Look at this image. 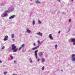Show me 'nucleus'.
Here are the masks:
<instances>
[{
  "label": "nucleus",
  "instance_id": "nucleus-1",
  "mask_svg": "<svg viewBox=\"0 0 75 75\" xmlns=\"http://www.w3.org/2000/svg\"><path fill=\"white\" fill-rule=\"evenodd\" d=\"M15 45L13 44L12 45L11 47H12L11 50L13 51V52H17L18 50V48H17V47L16 46H14Z\"/></svg>",
  "mask_w": 75,
  "mask_h": 75
},
{
  "label": "nucleus",
  "instance_id": "nucleus-2",
  "mask_svg": "<svg viewBox=\"0 0 75 75\" xmlns=\"http://www.w3.org/2000/svg\"><path fill=\"white\" fill-rule=\"evenodd\" d=\"M71 41L72 42H73V45H75V38H72L71 39Z\"/></svg>",
  "mask_w": 75,
  "mask_h": 75
},
{
  "label": "nucleus",
  "instance_id": "nucleus-3",
  "mask_svg": "<svg viewBox=\"0 0 75 75\" xmlns=\"http://www.w3.org/2000/svg\"><path fill=\"white\" fill-rule=\"evenodd\" d=\"M38 52V50H36L34 51L35 55L36 58H38L37 53Z\"/></svg>",
  "mask_w": 75,
  "mask_h": 75
},
{
  "label": "nucleus",
  "instance_id": "nucleus-4",
  "mask_svg": "<svg viewBox=\"0 0 75 75\" xmlns=\"http://www.w3.org/2000/svg\"><path fill=\"white\" fill-rule=\"evenodd\" d=\"M38 47H39V46H36L35 47L31 49V50H33V51H34V50H37V48H38Z\"/></svg>",
  "mask_w": 75,
  "mask_h": 75
},
{
  "label": "nucleus",
  "instance_id": "nucleus-5",
  "mask_svg": "<svg viewBox=\"0 0 75 75\" xmlns=\"http://www.w3.org/2000/svg\"><path fill=\"white\" fill-rule=\"evenodd\" d=\"M4 15V16L3 15ZM1 16L3 17H6V16H7V13H5L4 14H2Z\"/></svg>",
  "mask_w": 75,
  "mask_h": 75
},
{
  "label": "nucleus",
  "instance_id": "nucleus-6",
  "mask_svg": "<svg viewBox=\"0 0 75 75\" xmlns=\"http://www.w3.org/2000/svg\"><path fill=\"white\" fill-rule=\"evenodd\" d=\"M15 17V15H13L12 16H10L9 18V20H10L11 19H12V18H14Z\"/></svg>",
  "mask_w": 75,
  "mask_h": 75
},
{
  "label": "nucleus",
  "instance_id": "nucleus-7",
  "mask_svg": "<svg viewBox=\"0 0 75 75\" xmlns=\"http://www.w3.org/2000/svg\"><path fill=\"white\" fill-rule=\"evenodd\" d=\"M49 38H50V39L52 40H53V38L52 37V36H51V34L49 35Z\"/></svg>",
  "mask_w": 75,
  "mask_h": 75
},
{
  "label": "nucleus",
  "instance_id": "nucleus-8",
  "mask_svg": "<svg viewBox=\"0 0 75 75\" xmlns=\"http://www.w3.org/2000/svg\"><path fill=\"white\" fill-rule=\"evenodd\" d=\"M31 32V31L28 29H26V33H30Z\"/></svg>",
  "mask_w": 75,
  "mask_h": 75
},
{
  "label": "nucleus",
  "instance_id": "nucleus-9",
  "mask_svg": "<svg viewBox=\"0 0 75 75\" xmlns=\"http://www.w3.org/2000/svg\"><path fill=\"white\" fill-rule=\"evenodd\" d=\"M8 36L6 35L5 36V38L4 39V41H6V40H8Z\"/></svg>",
  "mask_w": 75,
  "mask_h": 75
},
{
  "label": "nucleus",
  "instance_id": "nucleus-10",
  "mask_svg": "<svg viewBox=\"0 0 75 75\" xmlns=\"http://www.w3.org/2000/svg\"><path fill=\"white\" fill-rule=\"evenodd\" d=\"M39 57H42V52H40L39 53Z\"/></svg>",
  "mask_w": 75,
  "mask_h": 75
},
{
  "label": "nucleus",
  "instance_id": "nucleus-11",
  "mask_svg": "<svg viewBox=\"0 0 75 75\" xmlns=\"http://www.w3.org/2000/svg\"><path fill=\"white\" fill-rule=\"evenodd\" d=\"M37 34H38V35H40V36H42V33H40V32L37 33Z\"/></svg>",
  "mask_w": 75,
  "mask_h": 75
},
{
  "label": "nucleus",
  "instance_id": "nucleus-12",
  "mask_svg": "<svg viewBox=\"0 0 75 75\" xmlns=\"http://www.w3.org/2000/svg\"><path fill=\"white\" fill-rule=\"evenodd\" d=\"M71 60L72 61H74L75 60V57L71 58Z\"/></svg>",
  "mask_w": 75,
  "mask_h": 75
},
{
  "label": "nucleus",
  "instance_id": "nucleus-13",
  "mask_svg": "<svg viewBox=\"0 0 75 75\" xmlns=\"http://www.w3.org/2000/svg\"><path fill=\"white\" fill-rule=\"evenodd\" d=\"M24 46H25V45L24 44H23L21 46V47L22 48H23L24 47Z\"/></svg>",
  "mask_w": 75,
  "mask_h": 75
},
{
  "label": "nucleus",
  "instance_id": "nucleus-14",
  "mask_svg": "<svg viewBox=\"0 0 75 75\" xmlns=\"http://www.w3.org/2000/svg\"><path fill=\"white\" fill-rule=\"evenodd\" d=\"M10 57L11 58V59H12V60H13V59H14V58L12 56V55H10Z\"/></svg>",
  "mask_w": 75,
  "mask_h": 75
},
{
  "label": "nucleus",
  "instance_id": "nucleus-15",
  "mask_svg": "<svg viewBox=\"0 0 75 75\" xmlns=\"http://www.w3.org/2000/svg\"><path fill=\"white\" fill-rule=\"evenodd\" d=\"M36 3H38V4H40V2L39 1L37 0L36 2Z\"/></svg>",
  "mask_w": 75,
  "mask_h": 75
},
{
  "label": "nucleus",
  "instance_id": "nucleus-16",
  "mask_svg": "<svg viewBox=\"0 0 75 75\" xmlns=\"http://www.w3.org/2000/svg\"><path fill=\"white\" fill-rule=\"evenodd\" d=\"M11 36L13 38H14V34H12Z\"/></svg>",
  "mask_w": 75,
  "mask_h": 75
},
{
  "label": "nucleus",
  "instance_id": "nucleus-17",
  "mask_svg": "<svg viewBox=\"0 0 75 75\" xmlns=\"http://www.w3.org/2000/svg\"><path fill=\"white\" fill-rule=\"evenodd\" d=\"M35 21H33V25H35Z\"/></svg>",
  "mask_w": 75,
  "mask_h": 75
},
{
  "label": "nucleus",
  "instance_id": "nucleus-18",
  "mask_svg": "<svg viewBox=\"0 0 75 75\" xmlns=\"http://www.w3.org/2000/svg\"><path fill=\"white\" fill-rule=\"evenodd\" d=\"M74 57H75V54H73L72 55L71 58H74Z\"/></svg>",
  "mask_w": 75,
  "mask_h": 75
},
{
  "label": "nucleus",
  "instance_id": "nucleus-19",
  "mask_svg": "<svg viewBox=\"0 0 75 75\" xmlns=\"http://www.w3.org/2000/svg\"><path fill=\"white\" fill-rule=\"evenodd\" d=\"M4 75H6V74H7V71H6L5 72H4Z\"/></svg>",
  "mask_w": 75,
  "mask_h": 75
},
{
  "label": "nucleus",
  "instance_id": "nucleus-20",
  "mask_svg": "<svg viewBox=\"0 0 75 75\" xmlns=\"http://www.w3.org/2000/svg\"><path fill=\"white\" fill-rule=\"evenodd\" d=\"M29 61H30V62L31 63L32 62V60L31 59H29Z\"/></svg>",
  "mask_w": 75,
  "mask_h": 75
},
{
  "label": "nucleus",
  "instance_id": "nucleus-21",
  "mask_svg": "<svg viewBox=\"0 0 75 75\" xmlns=\"http://www.w3.org/2000/svg\"><path fill=\"white\" fill-rule=\"evenodd\" d=\"M22 48V47H21L19 48V49L18 50L19 51H20V50H21V48Z\"/></svg>",
  "mask_w": 75,
  "mask_h": 75
},
{
  "label": "nucleus",
  "instance_id": "nucleus-22",
  "mask_svg": "<svg viewBox=\"0 0 75 75\" xmlns=\"http://www.w3.org/2000/svg\"><path fill=\"white\" fill-rule=\"evenodd\" d=\"M38 44H40V40H38Z\"/></svg>",
  "mask_w": 75,
  "mask_h": 75
},
{
  "label": "nucleus",
  "instance_id": "nucleus-23",
  "mask_svg": "<svg viewBox=\"0 0 75 75\" xmlns=\"http://www.w3.org/2000/svg\"><path fill=\"white\" fill-rule=\"evenodd\" d=\"M4 48H5V47L4 46H3L2 47V50H4Z\"/></svg>",
  "mask_w": 75,
  "mask_h": 75
},
{
  "label": "nucleus",
  "instance_id": "nucleus-24",
  "mask_svg": "<svg viewBox=\"0 0 75 75\" xmlns=\"http://www.w3.org/2000/svg\"><path fill=\"white\" fill-rule=\"evenodd\" d=\"M71 21H72V20L71 19H70L69 21V23H71Z\"/></svg>",
  "mask_w": 75,
  "mask_h": 75
},
{
  "label": "nucleus",
  "instance_id": "nucleus-25",
  "mask_svg": "<svg viewBox=\"0 0 75 75\" xmlns=\"http://www.w3.org/2000/svg\"><path fill=\"white\" fill-rule=\"evenodd\" d=\"M44 60H45V59L44 58H43L42 59V62H44Z\"/></svg>",
  "mask_w": 75,
  "mask_h": 75
},
{
  "label": "nucleus",
  "instance_id": "nucleus-26",
  "mask_svg": "<svg viewBox=\"0 0 75 75\" xmlns=\"http://www.w3.org/2000/svg\"><path fill=\"white\" fill-rule=\"evenodd\" d=\"M55 48L56 49L57 48V45H55Z\"/></svg>",
  "mask_w": 75,
  "mask_h": 75
},
{
  "label": "nucleus",
  "instance_id": "nucleus-27",
  "mask_svg": "<svg viewBox=\"0 0 75 75\" xmlns=\"http://www.w3.org/2000/svg\"><path fill=\"white\" fill-rule=\"evenodd\" d=\"M4 3H2L1 4V6H4Z\"/></svg>",
  "mask_w": 75,
  "mask_h": 75
},
{
  "label": "nucleus",
  "instance_id": "nucleus-28",
  "mask_svg": "<svg viewBox=\"0 0 75 75\" xmlns=\"http://www.w3.org/2000/svg\"><path fill=\"white\" fill-rule=\"evenodd\" d=\"M39 24H41V21H39Z\"/></svg>",
  "mask_w": 75,
  "mask_h": 75
},
{
  "label": "nucleus",
  "instance_id": "nucleus-29",
  "mask_svg": "<svg viewBox=\"0 0 75 75\" xmlns=\"http://www.w3.org/2000/svg\"><path fill=\"white\" fill-rule=\"evenodd\" d=\"M42 71H44V67H42Z\"/></svg>",
  "mask_w": 75,
  "mask_h": 75
},
{
  "label": "nucleus",
  "instance_id": "nucleus-30",
  "mask_svg": "<svg viewBox=\"0 0 75 75\" xmlns=\"http://www.w3.org/2000/svg\"><path fill=\"white\" fill-rule=\"evenodd\" d=\"M40 59H38L37 61H38V62H39V61H40Z\"/></svg>",
  "mask_w": 75,
  "mask_h": 75
},
{
  "label": "nucleus",
  "instance_id": "nucleus-31",
  "mask_svg": "<svg viewBox=\"0 0 75 75\" xmlns=\"http://www.w3.org/2000/svg\"><path fill=\"white\" fill-rule=\"evenodd\" d=\"M2 63V61L0 60V64Z\"/></svg>",
  "mask_w": 75,
  "mask_h": 75
},
{
  "label": "nucleus",
  "instance_id": "nucleus-32",
  "mask_svg": "<svg viewBox=\"0 0 75 75\" xmlns=\"http://www.w3.org/2000/svg\"><path fill=\"white\" fill-rule=\"evenodd\" d=\"M58 1H59V2H61V1L60 0H57Z\"/></svg>",
  "mask_w": 75,
  "mask_h": 75
},
{
  "label": "nucleus",
  "instance_id": "nucleus-33",
  "mask_svg": "<svg viewBox=\"0 0 75 75\" xmlns=\"http://www.w3.org/2000/svg\"><path fill=\"white\" fill-rule=\"evenodd\" d=\"M34 46H35V43H34Z\"/></svg>",
  "mask_w": 75,
  "mask_h": 75
},
{
  "label": "nucleus",
  "instance_id": "nucleus-34",
  "mask_svg": "<svg viewBox=\"0 0 75 75\" xmlns=\"http://www.w3.org/2000/svg\"><path fill=\"white\" fill-rule=\"evenodd\" d=\"M13 41H15V39H13Z\"/></svg>",
  "mask_w": 75,
  "mask_h": 75
},
{
  "label": "nucleus",
  "instance_id": "nucleus-35",
  "mask_svg": "<svg viewBox=\"0 0 75 75\" xmlns=\"http://www.w3.org/2000/svg\"><path fill=\"white\" fill-rule=\"evenodd\" d=\"M58 33L59 34V33H60V31H59L58 32Z\"/></svg>",
  "mask_w": 75,
  "mask_h": 75
},
{
  "label": "nucleus",
  "instance_id": "nucleus-36",
  "mask_svg": "<svg viewBox=\"0 0 75 75\" xmlns=\"http://www.w3.org/2000/svg\"><path fill=\"white\" fill-rule=\"evenodd\" d=\"M61 71H62V72H63V70H61Z\"/></svg>",
  "mask_w": 75,
  "mask_h": 75
},
{
  "label": "nucleus",
  "instance_id": "nucleus-37",
  "mask_svg": "<svg viewBox=\"0 0 75 75\" xmlns=\"http://www.w3.org/2000/svg\"><path fill=\"white\" fill-rule=\"evenodd\" d=\"M72 1V2H73V1H74V0H71Z\"/></svg>",
  "mask_w": 75,
  "mask_h": 75
},
{
  "label": "nucleus",
  "instance_id": "nucleus-38",
  "mask_svg": "<svg viewBox=\"0 0 75 75\" xmlns=\"http://www.w3.org/2000/svg\"><path fill=\"white\" fill-rule=\"evenodd\" d=\"M14 62H15V63H16V61H15Z\"/></svg>",
  "mask_w": 75,
  "mask_h": 75
},
{
  "label": "nucleus",
  "instance_id": "nucleus-39",
  "mask_svg": "<svg viewBox=\"0 0 75 75\" xmlns=\"http://www.w3.org/2000/svg\"><path fill=\"white\" fill-rule=\"evenodd\" d=\"M31 1H33V0H31Z\"/></svg>",
  "mask_w": 75,
  "mask_h": 75
},
{
  "label": "nucleus",
  "instance_id": "nucleus-40",
  "mask_svg": "<svg viewBox=\"0 0 75 75\" xmlns=\"http://www.w3.org/2000/svg\"><path fill=\"white\" fill-rule=\"evenodd\" d=\"M15 75H17V74H15Z\"/></svg>",
  "mask_w": 75,
  "mask_h": 75
}]
</instances>
